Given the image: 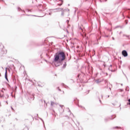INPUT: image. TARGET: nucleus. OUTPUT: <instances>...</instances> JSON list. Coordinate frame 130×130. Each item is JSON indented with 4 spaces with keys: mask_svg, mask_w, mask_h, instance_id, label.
<instances>
[{
    "mask_svg": "<svg viewBox=\"0 0 130 130\" xmlns=\"http://www.w3.org/2000/svg\"><path fill=\"white\" fill-rule=\"evenodd\" d=\"M65 57L64 53L60 52L59 53H57L54 56V61L55 62H59L60 63L62 60H64Z\"/></svg>",
    "mask_w": 130,
    "mask_h": 130,
    "instance_id": "1",
    "label": "nucleus"
},
{
    "mask_svg": "<svg viewBox=\"0 0 130 130\" xmlns=\"http://www.w3.org/2000/svg\"><path fill=\"white\" fill-rule=\"evenodd\" d=\"M122 54L123 55V56H127V52H126L125 51H123L122 52Z\"/></svg>",
    "mask_w": 130,
    "mask_h": 130,
    "instance_id": "2",
    "label": "nucleus"
},
{
    "mask_svg": "<svg viewBox=\"0 0 130 130\" xmlns=\"http://www.w3.org/2000/svg\"><path fill=\"white\" fill-rule=\"evenodd\" d=\"M5 79L8 81V75L7 74V71L5 73Z\"/></svg>",
    "mask_w": 130,
    "mask_h": 130,
    "instance_id": "3",
    "label": "nucleus"
}]
</instances>
